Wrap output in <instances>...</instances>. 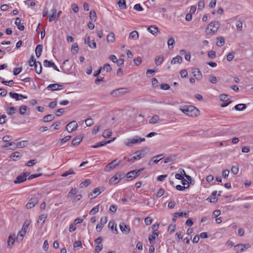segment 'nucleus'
<instances>
[{
    "label": "nucleus",
    "mask_w": 253,
    "mask_h": 253,
    "mask_svg": "<svg viewBox=\"0 0 253 253\" xmlns=\"http://www.w3.org/2000/svg\"><path fill=\"white\" fill-rule=\"evenodd\" d=\"M73 247L75 249L82 247V243L80 241H76L73 244Z\"/></svg>",
    "instance_id": "nucleus-63"
},
{
    "label": "nucleus",
    "mask_w": 253,
    "mask_h": 253,
    "mask_svg": "<svg viewBox=\"0 0 253 253\" xmlns=\"http://www.w3.org/2000/svg\"><path fill=\"white\" fill-rule=\"evenodd\" d=\"M99 211V205H97L95 207H94L90 211H89V214L90 215H94L97 213Z\"/></svg>",
    "instance_id": "nucleus-45"
},
{
    "label": "nucleus",
    "mask_w": 253,
    "mask_h": 253,
    "mask_svg": "<svg viewBox=\"0 0 253 253\" xmlns=\"http://www.w3.org/2000/svg\"><path fill=\"white\" fill-rule=\"evenodd\" d=\"M129 38L133 40H137L139 38V34L137 31H133L129 34Z\"/></svg>",
    "instance_id": "nucleus-20"
},
{
    "label": "nucleus",
    "mask_w": 253,
    "mask_h": 253,
    "mask_svg": "<svg viewBox=\"0 0 253 253\" xmlns=\"http://www.w3.org/2000/svg\"><path fill=\"white\" fill-rule=\"evenodd\" d=\"M75 174V172L73 170V169H70L68 171H66V172L63 173L61 175V176H62V177H66V176H68L69 175Z\"/></svg>",
    "instance_id": "nucleus-41"
},
{
    "label": "nucleus",
    "mask_w": 253,
    "mask_h": 253,
    "mask_svg": "<svg viewBox=\"0 0 253 253\" xmlns=\"http://www.w3.org/2000/svg\"><path fill=\"white\" fill-rule=\"evenodd\" d=\"M235 54V52L233 51L229 53L226 56L227 60L229 62L231 61L234 58Z\"/></svg>",
    "instance_id": "nucleus-43"
},
{
    "label": "nucleus",
    "mask_w": 253,
    "mask_h": 253,
    "mask_svg": "<svg viewBox=\"0 0 253 253\" xmlns=\"http://www.w3.org/2000/svg\"><path fill=\"white\" fill-rule=\"evenodd\" d=\"M27 178H25L22 175H19L16 178L14 183L15 184H18L22 183L26 180Z\"/></svg>",
    "instance_id": "nucleus-25"
},
{
    "label": "nucleus",
    "mask_w": 253,
    "mask_h": 253,
    "mask_svg": "<svg viewBox=\"0 0 253 253\" xmlns=\"http://www.w3.org/2000/svg\"><path fill=\"white\" fill-rule=\"evenodd\" d=\"M15 242V235H10L8 238L7 247L11 248Z\"/></svg>",
    "instance_id": "nucleus-18"
},
{
    "label": "nucleus",
    "mask_w": 253,
    "mask_h": 253,
    "mask_svg": "<svg viewBox=\"0 0 253 253\" xmlns=\"http://www.w3.org/2000/svg\"><path fill=\"white\" fill-rule=\"evenodd\" d=\"M72 136H66L65 137H64V138H62L60 139V142L63 143H65L66 142H67L68 141H69L71 138Z\"/></svg>",
    "instance_id": "nucleus-60"
},
{
    "label": "nucleus",
    "mask_w": 253,
    "mask_h": 253,
    "mask_svg": "<svg viewBox=\"0 0 253 253\" xmlns=\"http://www.w3.org/2000/svg\"><path fill=\"white\" fill-rule=\"evenodd\" d=\"M26 232H24V231L21 230L19 231L17 235V241H22L23 240V237L25 236Z\"/></svg>",
    "instance_id": "nucleus-36"
},
{
    "label": "nucleus",
    "mask_w": 253,
    "mask_h": 253,
    "mask_svg": "<svg viewBox=\"0 0 253 253\" xmlns=\"http://www.w3.org/2000/svg\"><path fill=\"white\" fill-rule=\"evenodd\" d=\"M121 180L120 174H116L115 176L112 177L109 180L110 184L115 185L118 183Z\"/></svg>",
    "instance_id": "nucleus-14"
},
{
    "label": "nucleus",
    "mask_w": 253,
    "mask_h": 253,
    "mask_svg": "<svg viewBox=\"0 0 253 253\" xmlns=\"http://www.w3.org/2000/svg\"><path fill=\"white\" fill-rule=\"evenodd\" d=\"M145 140V138H141L138 136H135L132 138L127 139L124 143L126 146L131 147L134 144L140 143Z\"/></svg>",
    "instance_id": "nucleus-3"
},
{
    "label": "nucleus",
    "mask_w": 253,
    "mask_h": 253,
    "mask_svg": "<svg viewBox=\"0 0 253 253\" xmlns=\"http://www.w3.org/2000/svg\"><path fill=\"white\" fill-rule=\"evenodd\" d=\"M1 83L6 85H7V86H12L14 83L13 82V80H10L9 81H1Z\"/></svg>",
    "instance_id": "nucleus-50"
},
{
    "label": "nucleus",
    "mask_w": 253,
    "mask_h": 253,
    "mask_svg": "<svg viewBox=\"0 0 253 253\" xmlns=\"http://www.w3.org/2000/svg\"><path fill=\"white\" fill-rule=\"evenodd\" d=\"M63 85L58 84H53L48 85L47 88L49 90L54 91L61 89L63 88Z\"/></svg>",
    "instance_id": "nucleus-10"
},
{
    "label": "nucleus",
    "mask_w": 253,
    "mask_h": 253,
    "mask_svg": "<svg viewBox=\"0 0 253 253\" xmlns=\"http://www.w3.org/2000/svg\"><path fill=\"white\" fill-rule=\"evenodd\" d=\"M112 132L111 130L107 129H106L103 133L102 136L104 138H108L112 135Z\"/></svg>",
    "instance_id": "nucleus-42"
},
{
    "label": "nucleus",
    "mask_w": 253,
    "mask_h": 253,
    "mask_svg": "<svg viewBox=\"0 0 253 253\" xmlns=\"http://www.w3.org/2000/svg\"><path fill=\"white\" fill-rule=\"evenodd\" d=\"M175 225L170 224L169 226L168 230L170 233H172L175 231Z\"/></svg>",
    "instance_id": "nucleus-64"
},
{
    "label": "nucleus",
    "mask_w": 253,
    "mask_h": 253,
    "mask_svg": "<svg viewBox=\"0 0 253 253\" xmlns=\"http://www.w3.org/2000/svg\"><path fill=\"white\" fill-rule=\"evenodd\" d=\"M149 152V150L145 148L134 152L132 156L124 157V160L127 162H134L143 158Z\"/></svg>",
    "instance_id": "nucleus-1"
},
{
    "label": "nucleus",
    "mask_w": 253,
    "mask_h": 253,
    "mask_svg": "<svg viewBox=\"0 0 253 253\" xmlns=\"http://www.w3.org/2000/svg\"><path fill=\"white\" fill-rule=\"evenodd\" d=\"M182 62V58L181 56L177 55L176 57L172 58L171 61V64H175L176 63L180 64Z\"/></svg>",
    "instance_id": "nucleus-24"
},
{
    "label": "nucleus",
    "mask_w": 253,
    "mask_h": 253,
    "mask_svg": "<svg viewBox=\"0 0 253 253\" xmlns=\"http://www.w3.org/2000/svg\"><path fill=\"white\" fill-rule=\"evenodd\" d=\"M180 110L188 116L192 117H197L200 115L199 110L194 106L185 105L180 108Z\"/></svg>",
    "instance_id": "nucleus-2"
},
{
    "label": "nucleus",
    "mask_w": 253,
    "mask_h": 253,
    "mask_svg": "<svg viewBox=\"0 0 253 253\" xmlns=\"http://www.w3.org/2000/svg\"><path fill=\"white\" fill-rule=\"evenodd\" d=\"M120 228L121 231L126 234H128L130 231L129 227L126 225L124 223H122L120 225Z\"/></svg>",
    "instance_id": "nucleus-16"
},
{
    "label": "nucleus",
    "mask_w": 253,
    "mask_h": 253,
    "mask_svg": "<svg viewBox=\"0 0 253 253\" xmlns=\"http://www.w3.org/2000/svg\"><path fill=\"white\" fill-rule=\"evenodd\" d=\"M36 73L39 74L42 72V64L39 61H35L33 64Z\"/></svg>",
    "instance_id": "nucleus-15"
},
{
    "label": "nucleus",
    "mask_w": 253,
    "mask_h": 253,
    "mask_svg": "<svg viewBox=\"0 0 253 253\" xmlns=\"http://www.w3.org/2000/svg\"><path fill=\"white\" fill-rule=\"evenodd\" d=\"M158 236V233L156 232H153L151 237H149V241L151 244L153 243L156 237Z\"/></svg>",
    "instance_id": "nucleus-38"
},
{
    "label": "nucleus",
    "mask_w": 253,
    "mask_h": 253,
    "mask_svg": "<svg viewBox=\"0 0 253 253\" xmlns=\"http://www.w3.org/2000/svg\"><path fill=\"white\" fill-rule=\"evenodd\" d=\"M251 248V245L249 244H239L238 245H236L234 247V250L238 253V252H243L245 251L246 250H248Z\"/></svg>",
    "instance_id": "nucleus-4"
},
{
    "label": "nucleus",
    "mask_w": 253,
    "mask_h": 253,
    "mask_svg": "<svg viewBox=\"0 0 253 253\" xmlns=\"http://www.w3.org/2000/svg\"><path fill=\"white\" fill-rule=\"evenodd\" d=\"M174 43H175V41L173 38H170V39H169V40L168 41V45L169 48H170V46H171L170 48L171 49L173 48V46L174 44Z\"/></svg>",
    "instance_id": "nucleus-46"
},
{
    "label": "nucleus",
    "mask_w": 253,
    "mask_h": 253,
    "mask_svg": "<svg viewBox=\"0 0 253 253\" xmlns=\"http://www.w3.org/2000/svg\"><path fill=\"white\" fill-rule=\"evenodd\" d=\"M77 193V191L76 188H72L68 194V197H72L75 195Z\"/></svg>",
    "instance_id": "nucleus-48"
},
{
    "label": "nucleus",
    "mask_w": 253,
    "mask_h": 253,
    "mask_svg": "<svg viewBox=\"0 0 253 253\" xmlns=\"http://www.w3.org/2000/svg\"><path fill=\"white\" fill-rule=\"evenodd\" d=\"M28 108L26 105H21L19 108V113L21 115H25Z\"/></svg>",
    "instance_id": "nucleus-31"
},
{
    "label": "nucleus",
    "mask_w": 253,
    "mask_h": 253,
    "mask_svg": "<svg viewBox=\"0 0 253 253\" xmlns=\"http://www.w3.org/2000/svg\"><path fill=\"white\" fill-rule=\"evenodd\" d=\"M38 203V199L37 198H33L30 200L29 202L26 205V207L27 209H31L36 205Z\"/></svg>",
    "instance_id": "nucleus-13"
},
{
    "label": "nucleus",
    "mask_w": 253,
    "mask_h": 253,
    "mask_svg": "<svg viewBox=\"0 0 253 253\" xmlns=\"http://www.w3.org/2000/svg\"><path fill=\"white\" fill-rule=\"evenodd\" d=\"M79 48L77 43L74 44L71 48L72 52L73 54H76L78 53Z\"/></svg>",
    "instance_id": "nucleus-47"
},
{
    "label": "nucleus",
    "mask_w": 253,
    "mask_h": 253,
    "mask_svg": "<svg viewBox=\"0 0 253 253\" xmlns=\"http://www.w3.org/2000/svg\"><path fill=\"white\" fill-rule=\"evenodd\" d=\"M219 27V23L217 21H213L210 23L208 27L206 28V30H208L210 28V31L213 34L216 33Z\"/></svg>",
    "instance_id": "nucleus-6"
},
{
    "label": "nucleus",
    "mask_w": 253,
    "mask_h": 253,
    "mask_svg": "<svg viewBox=\"0 0 253 253\" xmlns=\"http://www.w3.org/2000/svg\"><path fill=\"white\" fill-rule=\"evenodd\" d=\"M165 190L163 188H160L156 193V196L157 197H160L164 195Z\"/></svg>",
    "instance_id": "nucleus-56"
},
{
    "label": "nucleus",
    "mask_w": 253,
    "mask_h": 253,
    "mask_svg": "<svg viewBox=\"0 0 253 253\" xmlns=\"http://www.w3.org/2000/svg\"><path fill=\"white\" fill-rule=\"evenodd\" d=\"M104 191V189H102V190H100L98 188H95L92 191V192H91L89 194L88 197H91V198H94L97 197L99 194L102 193Z\"/></svg>",
    "instance_id": "nucleus-12"
},
{
    "label": "nucleus",
    "mask_w": 253,
    "mask_h": 253,
    "mask_svg": "<svg viewBox=\"0 0 253 253\" xmlns=\"http://www.w3.org/2000/svg\"><path fill=\"white\" fill-rule=\"evenodd\" d=\"M160 121V119L159 116L158 115H155L149 120V123L151 124H155Z\"/></svg>",
    "instance_id": "nucleus-21"
},
{
    "label": "nucleus",
    "mask_w": 253,
    "mask_h": 253,
    "mask_svg": "<svg viewBox=\"0 0 253 253\" xmlns=\"http://www.w3.org/2000/svg\"><path fill=\"white\" fill-rule=\"evenodd\" d=\"M143 170V169H135L134 170L130 171L126 174V178H134L137 177L140 173Z\"/></svg>",
    "instance_id": "nucleus-8"
},
{
    "label": "nucleus",
    "mask_w": 253,
    "mask_h": 253,
    "mask_svg": "<svg viewBox=\"0 0 253 253\" xmlns=\"http://www.w3.org/2000/svg\"><path fill=\"white\" fill-rule=\"evenodd\" d=\"M6 111L8 115L11 116L16 113V108L14 107H7L6 109Z\"/></svg>",
    "instance_id": "nucleus-34"
},
{
    "label": "nucleus",
    "mask_w": 253,
    "mask_h": 253,
    "mask_svg": "<svg viewBox=\"0 0 253 253\" xmlns=\"http://www.w3.org/2000/svg\"><path fill=\"white\" fill-rule=\"evenodd\" d=\"M117 3L119 8L121 9H125L126 8L125 0H118Z\"/></svg>",
    "instance_id": "nucleus-30"
},
{
    "label": "nucleus",
    "mask_w": 253,
    "mask_h": 253,
    "mask_svg": "<svg viewBox=\"0 0 253 253\" xmlns=\"http://www.w3.org/2000/svg\"><path fill=\"white\" fill-rule=\"evenodd\" d=\"M164 60V57L162 56H158L155 59V64L157 65L161 64Z\"/></svg>",
    "instance_id": "nucleus-40"
},
{
    "label": "nucleus",
    "mask_w": 253,
    "mask_h": 253,
    "mask_svg": "<svg viewBox=\"0 0 253 253\" xmlns=\"http://www.w3.org/2000/svg\"><path fill=\"white\" fill-rule=\"evenodd\" d=\"M47 216L45 214H42L41 215H40L39 216V220H38V222H40V221H42L41 224H42L44 222V220L46 218Z\"/></svg>",
    "instance_id": "nucleus-52"
},
{
    "label": "nucleus",
    "mask_w": 253,
    "mask_h": 253,
    "mask_svg": "<svg viewBox=\"0 0 253 253\" xmlns=\"http://www.w3.org/2000/svg\"><path fill=\"white\" fill-rule=\"evenodd\" d=\"M220 99L222 101L227 102V101H228L229 98L228 95H227L226 94H222L220 95Z\"/></svg>",
    "instance_id": "nucleus-49"
},
{
    "label": "nucleus",
    "mask_w": 253,
    "mask_h": 253,
    "mask_svg": "<svg viewBox=\"0 0 253 253\" xmlns=\"http://www.w3.org/2000/svg\"><path fill=\"white\" fill-rule=\"evenodd\" d=\"M89 17L91 20L95 21L96 20V14L94 10H91L89 12Z\"/></svg>",
    "instance_id": "nucleus-44"
},
{
    "label": "nucleus",
    "mask_w": 253,
    "mask_h": 253,
    "mask_svg": "<svg viewBox=\"0 0 253 253\" xmlns=\"http://www.w3.org/2000/svg\"><path fill=\"white\" fill-rule=\"evenodd\" d=\"M133 8L138 11H141L143 10V7L140 4H136L134 5Z\"/></svg>",
    "instance_id": "nucleus-58"
},
{
    "label": "nucleus",
    "mask_w": 253,
    "mask_h": 253,
    "mask_svg": "<svg viewBox=\"0 0 253 253\" xmlns=\"http://www.w3.org/2000/svg\"><path fill=\"white\" fill-rule=\"evenodd\" d=\"M103 69L104 70H106V72H108L111 71L112 67L111 66L108 64H105L104 65Z\"/></svg>",
    "instance_id": "nucleus-59"
},
{
    "label": "nucleus",
    "mask_w": 253,
    "mask_h": 253,
    "mask_svg": "<svg viewBox=\"0 0 253 253\" xmlns=\"http://www.w3.org/2000/svg\"><path fill=\"white\" fill-rule=\"evenodd\" d=\"M148 31L153 34V35H156L157 33L159 32L158 28L155 26H151L148 29Z\"/></svg>",
    "instance_id": "nucleus-19"
},
{
    "label": "nucleus",
    "mask_w": 253,
    "mask_h": 253,
    "mask_svg": "<svg viewBox=\"0 0 253 253\" xmlns=\"http://www.w3.org/2000/svg\"><path fill=\"white\" fill-rule=\"evenodd\" d=\"M91 183V180L90 179H86L84 181L82 182L80 184V187L81 188L86 187L88 186Z\"/></svg>",
    "instance_id": "nucleus-37"
},
{
    "label": "nucleus",
    "mask_w": 253,
    "mask_h": 253,
    "mask_svg": "<svg viewBox=\"0 0 253 253\" xmlns=\"http://www.w3.org/2000/svg\"><path fill=\"white\" fill-rule=\"evenodd\" d=\"M22 68L21 67L14 68L13 70V75L15 76L17 75L22 71Z\"/></svg>",
    "instance_id": "nucleus-62"
},
{
    "label": "nucleus",
    "mask_w": 253,
    "mask_h": 253,
    "mask_svg": "<svg viewBox=\"0 0 253 253\" xmlns=\"http://www.w3.org/2000/svg\"><path fill=\"white\" fill-rule=\"evenodd\" d=\"M55 116L53 115L48 114L43 118L42 121L44 123H46L53 120Z\"/></svg>",
    "instance_id": "nucleus-23"
},
{
    "label": "nucleus",
    "mask_w": 253,
    "mask_h": 253,
    "mask_svg": "<svg viewBox=\"0 0 253 253\" xmlns=\"http://www.w3.org/2000/svg\"><path fill=\"white\" fill-rule=\"evenodd\" d=\"M108 227L110 228L112 231L114 230V227L115 228V231L116 234L118 233L117 230L116 229V225L115 224V222L113 221H110L108 224Z\"/></svg>",
    "instance_id": "nucleus-39"
},
{
    "label": "nucleus",
    "mask_w": 253,
    "mask_h": 253,
    "mask_svg": "<svg viewBox=\"0 0 253 253\" xmlns=\"http://www.w3.org/2000/svg\"><path fill=\"white\" fill-rule=\"evenodd\" d=\"M85 124L87 126H91L94 123L93 120L91 118H88L85 121Z\"/></svg>",
    "instance_id": "nucleus-55"
},
{
    "label": "nucleus",
    "mask_w": 253,
    "mask_h": 253,
    "mask_svg": "<svg viewBox=\"0 0 253 253\" xmlns=\"http://www.w3.org/2000/svg\"><path fill=\"white\" fill-rule=\"evenodd\" d=\"M107 40L108 42H114L115 41V36L113 33H110L107 37Z\"/></svg>",
    "instance_id": "nucleus-33"
},
{
    "label": "nucleus",
    "mask_w": 253,
    "mask_h": 253,
    "mask_svg": "<svg viewBox=\"0 0 253 253\" xmlns=\"http://www.w3.org/2000/svg\"><path fill=\"white\" fill-rule=\"evenodd\" d=\"M42 44H38L35 49L36 55L37 57H39L42 52Z\"/></svg>",
    "instance_id": "nucleus-26"
},
{
    "label": "nucleus",
    "mask_w": 253,
    "mask_h": 253,
    "mask_svg": "<svg viewBox=\"0 0 253 253\" xmlns=\"http://www.w3.org/2000/svg\"><path fill=\"white\" fill-rule=\"evenodd\" d=\"M144 221L146 225H149L152 223V219L151 217L148 216L145 218Z\"/></svg>",
    "instance_id": "nucleus-61"
},
{
    "label": "nucleus",
    "mask_w": 253,
    "mask_h": 253,
    "mask_svg": "<svg viewBox=\"0 0 253 253\" xmlns=\"http://www.w3.org/2000/svg\"><path fill=\"white\" fill-rule=\"evenodd\" d=\"M192 73L196 79L201 80L202 79V75L199 69L194 68L192 69Z\"/></svg>",
    "instance_id": "nucleus-11"
},
{
    "label": "nucleus",
    "mask_w": 253,
    "mask_h": 253,
    "mask_svg": "<svg viewBox=\"0 0 253 253\" xmlns=\"http://www.w3.org/2000/svg\"><path fill=\"white\" fill-rule=\"evenodd\" d=\"M9 95L11 98L15 99V100H16V101L20 100L22 99H27V96H25L22 94H18L17 93H13L12 92H10L9 93Z\"/></svg>",
    "instance_id": "nucleus-9"
},
{
    "label": "nucleus",
    "mask_w": 253,
    "mask_h": 253,
    "mask_svg": "<svg viewBox=\"0 0 253 253\" xmlns=\"http://www.w3.org/2000/svg\"><path fill=\"white\" fill-rule=\"evenodd\" d=\"M121 161L118 160L117 159L113 160L111 163H109L104 169L105 171H110L111 169H114L117 166L120 164Z\"/></svg>",
    "instance_id": "nucleus-5"
},
{
    "label": "nucleus",
    "mask_w": 253,
    "mask_h": 253,
    "mask_svg": "<svg viewBox=\"0 0 253 253\" xmlns=\"http://www.w3.org/2000/svg\"><path fill=\"white\" fill-rule=\"evenodd\" d=\"M78 128V124L75 121L69 123L66 127V129L68 132H72L76 130Z\"/></svg>",
    "instance_id": "nucleus-7"
},
{
    "label": "nucleus",
    "mask_w": 253,
    "mask_h": 253,
    "mask_svg": "<svg viewBox=\"0 0 253 253\" xmlns=\"http://www.w3.org/2000/svg\"><path fill=\"white\" fill-rule=\"evenodd\" d=\"M83 137V136L81 135L75 137L72 141L71 145L77 146L79 145L80 143L82 141Z\"/></svg>",
    "instance_id": "nucleus-17"
},
{
    "label": "nucleus",
    "mask_w": 253,
    "mask_h": 253,
    "mask_svg": "<svg viewBox=\"0 0 253 253\" xmlns=\"http://www.w3.org/2000/svg\"><path fill=\"white\" fill-rule=\"evenodd\" d=\"M247 106L245 104H239L235 106L234 108L237 111H243L246 109Z\"/></svg>",
    "instance_id": "nucleus-29"
},
{
    "label": "nucleus",
    "mask_w": 253,
    "mask_h": 253,
    "mask_svg": "<svg viewBox=\"0 0 253 253\" xmlns=\"http://www.w3.org/2000/svg\"><path fill=\"white\" fill-rule=\"evenodd\" d=\"M208 55L210 58L214 59L216 56L215 52L213 50L209 51V52L208 53Z\"/></svg>",
    "instance_id": "nucleus-53"
},
{
    "label": "nucleus",
    "mask_w": 253,
    "mask_h": 253,
    "mask_svg": "<svg viewBox=\"0 0 253 253\" xmlns=\"http://www.w3.org/2000/svg\"><path fill=\"white\" fill-rule=\"evenodd\" d=\"M177 158L175 155H171L165 159L164 163H168L175 161Z\"/></svg>",
    "instance_id": "nucleus-28"
},
{
    "label": "nucleus",
    "mask_w": 253,
    "mask_h": 253,
    "mask_svg": "<svg viewBox=\"0 0 253 253\" xmlns=\"http://www.w3.org/2000/svg\"><path fill=\"white\" fill-rule=\"evenodd\" d=\"M112 141H113L112 140H108L107 141L100 142L97 143L96 145H92L91 147L94 148H98L100 147L103 146L108 143H110Z\"/></svg>",
    "instance_id": "nucleus-27"
},
{
    "label": "nucleus",
    "mask_w": 253,
    "mask_h": 253,
    "mask_svg": "<svg viewBox=\"0 0 253 253\" xmlns=\"http://www.w3.org/2000/svg\"><path fill=\"white\" fill-rule=\"evenodd\" d=\"M231 172L234 174H237L238 173L239 171V168L238 166H232L231 168Z\"/></svg>",
    "instance_id": "nucleus-57"
},
{
    "label": "nucleus",
    "mask_w": 253,
    "mask_h": 253,
    "mask_svg": "<svg viewBox=\"0 0 253 253\" xmlns=\"http://www.w3.org/2000/svg\"><path fill=\"white\" fill-rule=\"evenodd\" d=\"M209 81L212 84H216L217 82V78L213 76H210L209 77Z\"/></svg>",
    "instance_id": "nucleus-54"
},
{
    "label": "nucleus",
    "mask_w": 253,
    "mask_h": 253,
    "mask_svg": "<svg viewBox=\"0 0 253 253\" xmlns=\"http://www.w3.org/2000/svg\"><path fill=\"white\" fill-rule=\"evenodd\" d=\"M26 141H21L20 142H18V143H15V147H10L9 149L13 150L16 149L17 148H23L26 146Z\"/></svg>",
    "instance_id": "nucleus-22"
},
{
    "label": "nucleus",
    "mask_w": 253,
    "mask_h": 253,
    "mask_svg": "<svg viewBox=\"0 0 253 253\" xmlns=\"http://www.w3.org/2000/svg\"><path fill=\"white\" fill-rule=\"evenodd\" d=\"M216 45L218 46H221L224 45L225 43L224 39L223 37H218L216 38Z\"/></svg>",
    "instance_id": "nucleus-35"
},
{
    "label": "nucleus",
    "mask_w": 253,
    "mask_h": 253,
    "mask_svg": "<svg viewBox=\"0 0 253 253\" xmlns=\"http://www.w3.org/2000/svg\"><path fill=\"white\" fill-rule=\"evenodd\" d=\"M10 157L14 161H17L20 158L21 156L20 155L19 152H15L11 154Z\"/></svg>",
    "instance_id": "nucleus-32"
},
{
    "label": "nucleus",
    "mask_w": 253,
    "mask_h": 253,
    "mask_svg": "<svg viewBox=\"0 0 253 253\" xmlns=\"http://www.w3.org/2000/svg\"><path fill=\"white\" fill-rule=\"evenodd\" d=\"M189 213V211L187 212H176V214L178 217H186Z\"/></svg>",
    "instance_id": "nucleus-51"
}]
</instances>
